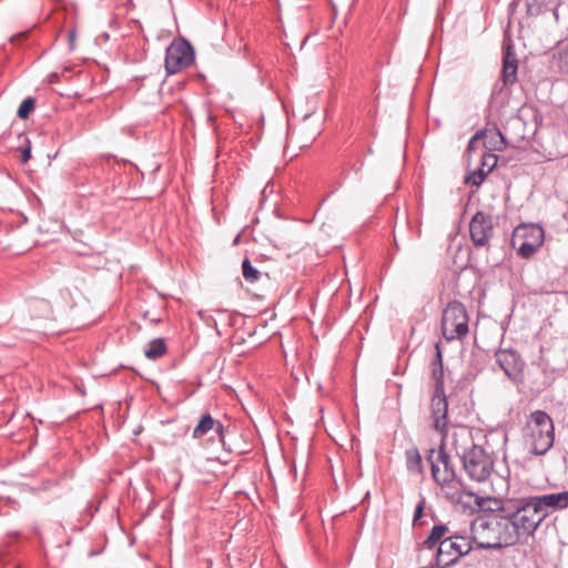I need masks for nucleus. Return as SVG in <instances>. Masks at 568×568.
<instances>
[{
  "label": "nucleus",
  "instance_id": "nucleus-9",
  "mask_svg": "<svg viewBox=\"0 0 568 568\" xmlns=\"http://www.w3.org/2000/svg\"><path fill=\"white\" fill-rule=\"evenodd\" d=\"M442 435L439 447L450 448L455 450L456 455L462 458L465 453L470 452L474 447L479 445L475 443L474 430L464 425H454L449 430L448 428Z\"/></svg>",
  "mask_w": 568,
  "mask_h": 568
},
{
  "label": "nucleus",
  "instance_id": "nucleus-23",
  "mask_svg": "<svg viewBox=\"0 0 568 568\" xmlns=\"http://www.w3.org/2000/svg\"><path fill=\"white\" fill-rule=\"evenodd\" d=\"M34 108H36V99L34 98L29 97V98L24 99L18 109V112H17L18 118L21 120L28 119L30 113L33 112Z\"/></svg>",
  "mask_w": 568,
  "mask_h": 568
},
{
  "label": "nucleus",
  "instance_id": "nucleus-3",
  "mask_svg": "<svg viewBox=\"0 0 568 568\" xmlns=\"http://www.w3.org/2000/svg\"><path fill=\"white\" fill-rule=\"evenodd\" d=\"M525 440L531 453L545 455L554 445L555 426L551 417L544 410L530 413L526 427Z\"/></svg>",
  "mask_w": 568,
  "mask_h": 568
},
{
  "label": "nucleus",
  "instance_id": "nucleus-30",
  "mask_svg": "<svg viewBox=\"0 0 568 568\" xmlns=\"http://www.w3.org/2000/svg\"><path fill=\"white\" fill-rule=\"evenodd\" d=\"M318 134V131H315L312 135V140Z\"/></svg>",
  "mask_w": 568,
  "mask_h": 568
},
{
  "label": "nucleus",
  "instance_id": "nucleus-11",
  "mask_svg": "<svg viewBox=\"0 0 568 568\" xmlns=\"http://www.w3.org/2000/svg\"><path fill=\"white\" fill-rule=\"evenodd\" d=\"M495 359L511 381L521 378L525 363L517 351L513 348L498 349L495 353Z\"/></svg>",
  "mask_w": 568,
  "mask_h": 568
},
{
  "label": "nucleus",
  "instance_id": "nucleus-17",
  "mask_svg": "<svg viewBox=\"0 0 568 568\" xmlns=\"http://www.w3.org/2000/svg\"><path fill=\"white\" fill-rule=\"evenodd\" d=\"M480 138H484V145L487 150L503 151L506 148V139L498 129L477 132L469 141L468 148L470 149L473 143Z\"/></svg>",
  "mask_w": 568,
  "mask_h": 568
},
{
  "label": "nucleus",
  "instance_id": "nucleus-14",
  "mask_svg": "<svg viewBox=\"0 0 568 568\" xmlns=\"http://www.w3.org/2000/svg\"><path fill=\"white\" fill-rule=\"evenodd\" d=\"M430 418L434 430L438 434H444L448 426V402L446 394H433L430 399Z\"/></svg>",
  "mask_w": 568,
  "mask_h": 568
},
{
  "label": "nucleus",
  "instance_id": "nucleus-6",
  "mask_svg": "<svg viewBox=\"0 0 568 568\" xmlns=\"http://www.w3.org/2000/svg\"><path fill=\"white\" fill-rule=\"evenodd\" d=\"M460 460L466 475L473 481L485 483L494 471V458L480 445L465 453Z\"/></svg>",
  "mask_w": 568,
  "mask_h": 568
},
{
  "label": "nucleus",
  "instance_id": "nucleus-13",
  "mask_svg": "<svg viewBox=\"0 0 568 568\" xmlns=\"http://www.w3.org/2000/svg\"><path fill=\"white\" fill-rule=\"evenodd\" d=\"M529 497L532 503H535L544 520L549 516L550 511L568 507V490L546 495H532Z\"/></svg>",
  "mask_w": 568,
  "mask_h": 568
},
{
  "label": "nucleus",
  "instance_id": "nucleus-19",
  "mask_svg": "<svg viewBox=\"0 0 568 568\" xmlns=\"http://www.w3.org/2000/svg\"><path fill=\"white\" fill-rule=\"evenodd\" d=\"M406 467L410 473L422 475L424 471L423 459L417 447H412L405 452Z\"/></svg>",
  "mask_w": 568,
  "mask_h": 568
},
{
  "label": "nucleus",
  "instance_id": "nucleus-15",
  "mask_svg": "<svg viewBox=\"0 0 568 568\" xmlns=\"http://www.w3.org/2000/svg\"><path fill=\"white\" fill-rule=\"evenodd\" d=\"M518 61L514 51V45L508 43L504 47L503 68L500 81L503 87H510L517 81Z\"/></svg>",
  "mask_w": 568,
  "mask_h": 568
},
{
  "label": "nucleus",
  "instance_id": "nucleus-20",
  "mask_svg": "<svg viewBox=\"0 0 568 568\" xmlns=\"http://www.w3.org/2000/svg\"><path fill=\"white\" fill-rule=\"evenodd\" d=\"M166 352L164 339L155 338L148 343L144 354L150 359H158L162 357Z\"/></svg>",
  "mask_w": 568,
  "mask_h": 568
},
{
  "label": "nucleus",
  "instance_id": "nucleus-5",
  "mask_svg": "<svg viewBox=\"0 0 568 568\" xmlns=\"http://www.w3.org/2000/svg\"><path fill=\"white\" fill-rule=\"evenodd\" d=\"M545 231L538 224H520L513 232L511 245L518 256L530 258L544 244Z\"/></svg>",
  "mask_w": 568,
  "mask_h": 568
},
{
  "label": "nucleus",
  "instance_id": "nucleus-12",
  "mask_svg": "<svg viewBox=\"0 0 568 568\" xmlns=\"http://www.w3.org/2000/svg\"><path fill=\"white\" fill-rule=\"evenodd\" d=\"M469 233L475 246L480 247L486 245L493 235V221L490 215L477 212L469 223Z\"/></svg>",
  "mask_w": 568,
  "mask_h": 568
},
{
  "label": "nucleus",
  "instance_id": "nucleus-29",
  "mask_svg": "<svg viewBox=\"0 0 568 568\" xmlns=\"http://www.w3.org/2000/svg\"><path fill=\"white\" fill-rule=\"evenodd\" d=\"M74 37H75V36H74V33H71V34H70V40H71V41H73V40H74Z\"/></svg>",
  "mask_w": 568,
  "mask_h": 568
},
{
  "label": "nucleus",
  "instance_id": "nucleus-22",
  "mask_svg": "<svg viewBox=\"0 0 568 568\" xmlns=\"http://www.w3.org/2000/svg\"><path fill=\"white\" fill-rule=\"evenodd\" d=\"M242 274L244 280L248 283L257 282L261 276L260 271L251 264L247 257L242 262Z\"/></svg>",
  "mask_w": 568,
  "mask_h": 568
},
{
  "label": "nucleus",
  "instance_id": "nucleus-27",
  "mask_svg": "<svg viewBox=\"0 0 568 568\" xmlns=\"http://www.w3.org/2000/svg\"><path fill=\"white\" fill-rule=\"evenodd\" d=\"M424 506H425V499L423 498L419 500V503L416 506V509L414 513V518H413L414 525H416L417 521L420 519V517L423 515Z\"/></svg>",
  "mask_w": 568,
  "mask_h": 568
},
{
  "label": "nucleus",
  "instance_id": "nucleus-2",
  "mask_svg": "<svg viewBox=\"0 0 568 568\" xmlns=\"http://www.w3.org/2000/svg\"><path fill=\"white\" fill-rule=\"evenodd\" d=\"M474 531L476 534L475 540H477L480 549H501L516 545L506 517L501 511L487 519L479 520Z\"/></svg>",
  "mask_w": 568,
  "mask_h": 568
},
{
  "label": "nucleus",
  "instance_id": "nucleus-8",
  "mask_svg": "<svg viewBox=\"0 0 568 568\" xmlns=\"http://www.w3.org/2000/svg\"><path fill=\"white\" fill-rule=\"evenodd\" d=\"M473 549V541L469 537L455 536L440 541L436 554V565L442 568L454 565L460 557Z\"/></svg>",
  "mask_w": 568,
  "mask_h": 568
},
{
  "label": "nucleus",
  "instance_id": "nucleus-1",
  "mask_svg": "<svg viewBox=\"0 0 568 568\" xmlns=\"http://www.w3.org/2000/svg\"><path fill=\"white\" fill-rule=\"evenodd\" d=\"M500 511L506 517L516 545L532 538L544 521L529 496L507 499Z\"/></svg>",
  "mask_w": 568,
  "mask_h": 568
},
{
  "label": "nucleus",
  "instance_id": "nucleus-25",
  "mask_svg": "<svg viewBox=\"0 0 568 568\" xmlns=\"http://www.w3.org/2000/svg\"><path fill=\"white\" fill-rule=\"evenodd\" d=\"M497 156L493 153H484L481 156V168L489 173L497 164Z\"/></svg>",
  "mask_w": 568,
  "mask_h": 568
},
{
  "label": "nucleus",
  "instance_id": "nucleus-28",
  "mask_svg": "<svg viewBox=\"0 0 568 568\" xmlns=\"http://www.w3.org/2000/svg\"><path fill=\"white\" fill-rule=\"evenodd\" d=\"M31 158V153H30V146L28 145L27 148H24L22 150V153H21V162L22 163H26L30 160Z\"/></svg>",
  "mask_w": 568,
  "mask_h": 568
},
{
  "label": "nucleus",
  "instance_id": "nucleus-4",
  "mask_svg": "<svg viewBox=\"0 0 568 568\" xmlns=\"http://www.w3.org/2000/svg\"><path fill=\"white\" fill-rule=\"evenodd\" d=\"M469 315L465 305L452 301L443 311L440 328L447 342L464 339L469 333Z\"/></svg>",
  "mask_w": 568,
  "mask_h": 568
},
{
  "label": "nucleus",
  "instance_id": "nucleus-18",
  "mask_svg": "<svg viewBox=\"0 0 568 568\" xmlns=\"http://www.w3.org/2000/svg\"><path fill=\"white\" fill-rule=\"evenodd\" d=\"M436 354L432 361V379L434 382L433 394H445L443 354L439 344L435 345Z\"/></svg>",
  "mask_w": 568,
  "mask_h": 568
},
{
  "label": "nucleus",
  "instance_id": "nucleus-7",
  "mask_svg": "<svg viewBox=\"0 0 568 568\" xmlns=\"http://www.w3.org/2000/svg\"><path fill=\"white\" fill-rule=\"evenodd\" d=\"M430 464L432 476L442 489H456L457 480L456 470L452 463L450 456L444 447H438V450L430 449L427 456Z\"/></svg>",
  "mask_w": 568,
  "mask_h": 568
},
{
  "label": "nucleus",
  "instance_id": "nucleus-21",
  "mask_svg": "<svg viewBox=\"0 0 568 568\" xmlns=\"http://www.w3.org/2000/svg\"><path fill=\"white\" fill-rule=\"evenodd\" d=\"M446 531L447 527L445 525H435L432 528L428 537L425 539L424 545L429 549L434 548L436 544L442 540Z\"/></svg>",
  "mask_w": 568,
  "mask_h": 568
},
{
  "label": "nucleus",
  "instance_id": "nucleus-24",
  "mask_svg": "<svg viewBox=\"0 0 568 568\" xmlns=\"http://www.w3.org/2000/svg\"><path fill=\"white\" fill-rule=\"evenodd\" d=\"M487 174L488 173L483 168H479L467 178L466 182L474 186H479L484 182Z\"/></svg>",
  "mask_w": 568,
  "mask_h": 568
},
{
  "label": "nucleus",
  "instance_id": "nucleus-16",
  "mask_svg": "<svg viewBox=\"0 0 568 568\" xmlns=\"http://www.w3.org/2000/svg\"><path fill=\"white\" fill-rule=\"evenodd\" d=\"M210 432H214L219 439L223 442L224 438V426L216 419H214L211 414H203L194 427L192 436L195 439L202 438Z\"/></svg>",
  "mask_w": 568,
  "mask_h": 568
},
{
  "label": "nucleus",
  "instance_id": "nucleus-10",
  "mask_svg": "<svg viewBox=\"0 0 568 568\" xmlns=\"http://www.w3.org/2000/svg\"><path fill=\"white\" fill-rule=\"evenodd\" d=\"M194 61V51L186 40H175L166 49L164 67L169 74L190 67Z\"/></svg>",
  "mask_w": 568,
  "mask_h": 568
},
{
  "label": "nucleus",
  "instance_id": "nucleus-26",
  "mask_svg": "<svg viewBox=\"0 0 568 568\" xmlns=\"http://www.w3.org/2000/svg\"><path fill=\"white\" fill-rule=\"evenodd\" d=\"M559 62H560V69L568 73V44H567V48H565L560 53H559Z\"/></svg>",
  "mask_w": 568,
  "mask_h": 568
}]
</instances>
